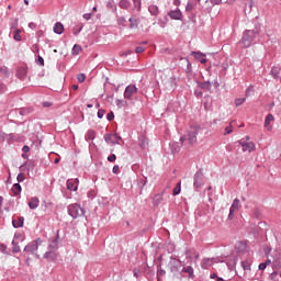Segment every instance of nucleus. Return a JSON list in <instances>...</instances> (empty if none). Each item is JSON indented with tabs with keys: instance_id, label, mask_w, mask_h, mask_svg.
I'll return each instance as SVG.
<instances>
[{
	"instance_id": "nucleus-1",
	"label": "nucleus",
	"mask_w": 281,
	"mask_h": 281,
	"mask_svg": "<svg viewBox=\"0 0 281 281\" xmlns=\"http://www.w3.org/2000/svg\"><path fill=\"white\" fill-rule=\"evenodd\" d=\"M255 37H256V33L254 30H246L239 43L244 48H248L250 47Z\"/></svg>"
},
{
	"instance_id": "nucleus-2",
	"label": "nucleus",
	"mask_w": 281,
	"mask_h": 281,
	"mask_svg": "<svg viewBox=\"0 0 281 281\" xmlns=\"http://www.w3.org/2000/svg\"><path fill=\"white\" fill-rule=\"evenodd\" d=\"M200 126H191L187 134L189 144H196V136L199 135Z\"/></svg>"
},
{
	"instance_id": "nucleus-3",
	"label": "nucleus",
	"mask_w": 281,
	"mask_h": 281,
	"mask_svg": "<svg viewBox=\"0 0 281 281\" xmlns=\"http://www.w3.org/2000/svg\"><path fill=\"white\" fill-rule=\"evenodd\" d=\"M69 214L72 218H78V217L82 216L85 214V212L79 204L75 203V204L69 205Z\"/></svg>"
},
{
	"instance_id": "nucleus-4",
	"label": "nucleus",
	"mask_w": 281,
	"mask_h": 281,
	"mask_svg": "<svg viewBox=\"0 0 281 281\" xmlns=\"http://www.w3.org/2000/svg\"><path fill=\"white\" fill-rule=\"evenodd\" d=\"M48 248L52 250H48L45 252L44 257L50 260H55L57 255L55 252V250L57 249V239H53V241L50 244H48Z\"/></svg>"
},
{
	"instance_id": "nucleus-5",
	"label": "nucleus",
	"mask_w": 281,
	"mask_h": 281,
	"mask_svg": "<svg viewBox=\"0 0 281 281\" xmlns=\"http://www.w3.org/2000/svg\"><path fill=\"white\" fill-rule=\"evenodd\" d=\"M120 139H122L121 136L117 134H106L104 135V142L106 144H111L112 146H115V144H120Z\"/></svg>"
},
{
	"instance_id": "nucleus-6",
	"label": "nucleus",
	"mask_w": 281,
	"mask_h": 281,
	"mask_svg": "<svg viewBox=\"0 0 281 281\" xmlns=\"http://www.w3.org/2000/svg\"><path fill=\"white\" fill-rule=\"evenodd\" d=\"M181 267H182V261H180V259H170L169 261L170 272L176 273L180 270Z\"/></svg>"
},
{
	"instance_id": "nucleus-7",
	"label": "nucleus",
	"mask_w": 281,
	"mask_h": 281,
	"mask_svg": "<svg viewBox=\"0 0 281 281\" xmlns=\"http://www.w3.org/2000/svg\"><path fill=\"white\" fill-rule=\"evenodd\" d=\"M168 16L175 21H183V13L180 9L170 10Z\"/></svg>"
},
{
	"instance_id": "nucleus-8",
	"label": "nucleus",
	"mask_w": 281,
	"mask_h": 281,
	"mask_svg": "<svg viewBox=\"0 0 281 281\" xmlns=\"http://www.w3.org/2000/svg\"><path fill=\"white\" fill-rule=\"evenodd\" d=\"M40 246H42V244H37V240H33L27 246H25L24 250L38 256Z\"/></svg>"
},
{
	"instance_id": "nucleus-9",
	"label": "nucleus",
	"mask_w": 281,
	"mask_h": 281,
	"mask_svg": "<svg viewBox=\"0 0 281 281\" xmlns=\"http://www.w3.org/2000/svg\"><path fill=\"white\" fill-rule=\"evenodd\" d=\"M138 89L136 86H128L125 88L124 98L131 100L132 97L137 93Z\"/></svg>"
},
{
	"instance_id": "nucleus-10",
	"label": "nucleus",
	"mask_w": 281,
	"mask_h": 281,
	"mask_svg": "<svg viewBox=\"0 0 281 281\" xmlns=\"http://www.w3.org/2000/svg\"><path fill=\"white\" fill-rule=\"evenodd\" d=\"M239 209H240V201L238 199H235L231 209H229L228 220H233L234 218V213L236 211H238Z\"/></svg>"
},
{
	"instance_id": "nucleus-11",
	"label": "nucleus",
	"mask_w": 281,
	"mask_h": 281,
	"mask_svg": "<svg viewBox=\"0 0 281 281\" xmlns=\"http://www.w3.org/2000/svg\"><path fill=\"white\" fill-rule=\"evenodd\" d=\"M244 153H252L256 149V146L252 142H240Z\"/></svg>"
},
{
	"instance_id": "nucleus-12",
	"label": "nucleus",
	"mask_w": 281,
	"mask_h": 281,
	"mask_svg": "<svg viewBox=\"0 0 281 281\" xmlns=\"http://www.w3.org/2000/svg\"><path fill=\"white\" fill-rule=\"evenodd\" d=\"M79 187V180L78 179H71L67 181V189L69 191H74L76 192L78 190Z\"/></svg>"
},
{
	"instance_id": "nucleus-13",
	"label": "nucleus",
	"mask_w": 281,
	"mask_h": 281,
	"mask_svg": "<svg viewBox=\"0 0 281 281\" xmlns=\"http://www.w3.org/2000/svg\"><path fill=\"white\" fill-rule=\"evenodd\" d=\"M191 55L198 60L200 61L202 65L206 64V59H205V53H201V52H194L191 53Z\"/></svg>"
},
{
	"instance_id": "nucleus-14",
	"label": "nucleus",
	"mask_w": 281,
	"mask_h": 281,
	"mask_svg": "<svg viewBox=\"0 0 281 281\" xmlns=\"http://www.w3.org/2000/svg\"><path fill=\"white\" fill-rule=\"evenodd\" d=\"M128 22H130V29H132V30L138 29L139 19L136 15H132L128 19Z\"/></svg>"
},
{
	"instance_id": "nucleus-15",
	"label": "nucleus",
	"mask_w": 281,
	"mask_h": 281,
	"mask_svg": "<svg viewBox=\"0 0 281 281\" xmlns=\"http://www.w3.org/2000/svg\"><path fill=\"white\" fill-rule=\"evenodd\" d=\"M36 241H37V245H41L38 246V255L44 254L48 248L46 241L42 240L41 238H37Z\"/></svg>"
},
{
	"instance_id": "nucleus-16",
	"label": "nucleus",
	"mask_w": 281,
	"mask_h": 281,
	"mask_svg": "<svg viewBox=\"0 0 281 281\" xmlns=\"http://www.w3.org/2000/svg\"><path fill=\"white\" fill-rule=\"evenodd\" d=\"M236 249L239 252L246 251L247 250V241L246 240H238L236 243Z\"/></svg>"
},
{
	"instance_id": "nucleus-17",
	"label": "nucleus",
	"mask_w": 281,
	"mask_h": 281,
	"mask_svg": "<svg viewBox=\"0 0 281 281\" xmlns=\"http://www.w3.org/2000/svg\"><path fill=\"white\" fill-rule=\"evenodd\" d=\"M23 224H24V217L23 216H19L18 220L12 221V225H13L14 228L23 227Z\"/></svg>"
},
{
	"instance_id": "nucleus-18",
	"label": "nucleus",
	"mask_w": 281,
	"mask_h": 281,
	"mask_svg": "<svg viewBox=\"0 0 281 281\" xmlns=\"http://www.w3.org/2000/svg\"><path fill=\"white\" fill-rule=\"evenodd\" d=\"M274 120V116L272 114L267 115L266 121H265V127L270 132L272 131V126L270 123Z\"/></svg>"
},
{
	"instance_id": "nucleus-19",
	"label": "nucleus",
	"mask_w": 281,
	"mask_h": 281,
	"mask_svg": "<svg viewBox=\"0 0 281 281\" xmlns=\"http://www.w3.org/2000/svg\"><path fill=\"white\" fill-rule=\"evenodd\" d=\"M38 204H40V200L36 196L32 198L31 201L29 202V206L31 210H36L38 207Z\"/></svg>"
},
{
	"instance_id": "nucleus-20",
	"label": "nucleus",
	"mask_w": 281,
	"mask_h": 281,
	"mask_svg": "<svg viewBox=\"0 0 281 281\" xmlns=\"http://www.w3.org/2000/svg\"><path fill=\"white\" fill-rule=\"evenodd\" d=\"M64 31H65V27H64V25H63V23L61 22H57V23H55V25H54V32L56 33V34H63L64 33Z\"/></svg>"
},
{
	"instance_id": "nucleus-21",
	"label": "nucleus",
	"mask_w": 281,
	"mask_h": 281,
	"mask_svg": "<svg viewBox=\"0 0 281 281\" xmlns=\"http://www.w3.org/2000/svg\"><path fill=\"white\" fill-rule=\"evenodd\" d=\"M182 273H187L189 279H194V269L192 267H187L181 270Z\"/></svg>"
},
{
	"instance_id": "nucleus-22",
	"label": "nucleus",
	"mask_w": 281,
	"mask_h": 281,
	"mask_svg": "<svg viewBox=\"0 0 281 281\" xmlns=\"http://www.w3.org/2000/svg\"><path fill=\"white\" fill-rule=\"evenodd\" d=\"M164 201V195L162 194H156L153 199V204L154 206H159Z\"/></svg>"
},
{
	"instance_id": "nucleus-23",
	"label": "nucleus",
	"mask_w": 281,
	"mask_h": 281,
	"mask_svg": "<svg viewBox=\"0 0 281 281\" xmlns=\"http://www.w3.org/2000/svg\"><path fill=\"white\" fill-rule=\"evenodd\" d=\"M148 11L151 15L157 16L159 14V7L156 4H150Z\"/></svg>"
},
{
	"instance_id": "nucleus-24",
	"label": "nucleus",
	"mask_w": 281,
	"mask_h": 281,
	"mask_svg": "<svg viewBox=\"0 0 281 281\" xmlns=\"http://www.w3.org/2000/svg\"><path fill=\"white\" fill-rule=\"evenodd\" d=\"M131 7V2L128 0H120L119 8L122 10H128Z\"/></svg>"
},
{
	"instance_id": "nucleus-25",
	"label": "nucleus",
	"mask_w": 281,
	"mask_h": 281,
	"mask_svg": "<svg viewBox=\"0 0 281 281\" xmlns=\"http://www.w3.org/2000/svg\"><path fill=\"white\" fill-rule=\"evenodd\" d=\"M214 263L213 259H203L201 267L203 269H209Z\"/></svg>"
},
{
	"instance_id": "nucleus-26",
	"label": "nucleus",
	"mask_w": 281,
	"mask_h": 281,
	"mask_svg": "<svg viewBox=\"0 0 281 281\" xmlns=\"http://www.w3.org/2000/svg\"><path fill=\"white\" fill-rule=\"evenodd\" d=\"M26 74H27V71H26L25 68H20V69H18V71H16V76H18L20 79H24V78L26 77Z\"/></svg>"
},
{
	"instance_id": "nucleus-27",
	"label": "nucleus",
	"mask_w": 281,
	"mask_h": 281,
	"mask_svg": "<svg viewBox=\"0 0 281 281\" xmlns=\"http://www.w3.org/2000/svg\"><path fill=\"white\" fill-rule=\"evenodd\" d=\"M21 190H22V188H21L20 183H14L13 184L12 192L15 196L20 194Z\"/></svg>"
},
{
	"instance_id": "nucleus-28",
	"label": "nucleus",
	"mask_w": 281,
	"mask_h": 281,
	"mask_svg": "<svg viewBox=\"0 0 281 281\" xmlns=\"http://www.w3.org/2000/svg\"><path fill=\"white\" fill-rule=\"evenodd\" d=\"M13 40L16 42H21L22 37H21V30L16 29L15 31H13Z\"/></svg>"
},
{
	"instance_id": "nucleus-29",
	"label": "nucleus",
	"mask_w": 281,
	"mask_h": 281,
	"mask_svg": "<svg viewBox=\"0 0 281 281\" xmlns=\"http://www.w3.org/2000/svg\"><path fill=\"white\" fill-rule=\"evenodd\" d=\"M181 193V183H177V186L172 190L173 196H177Z\"/></svg>"
},
{
	"instance_id": "nucleus-30",
	"label": "nucleus",
	"mask_w": 281,
	"mask_h": 281,
	"mask_svg": "<svg viewBox=\"0 0 281 281\" xmlns=\"http://www.w3.org/2000/svg\"><path fill=\"white\" fill-rule=\"evenodd\" d=\"M202 178H203V175H201V173L195 175V181H194V187L195 188H201L202 183L199 182V179H202Z\"/></svg>"
},
{
	"instance_id": "nucleus-31",
	"label": "nucleus",
	"mask_w": 281,
	"mask_h": 281,
	"mask_svg": "<svg viewBox=\"0 0 281 281\" xmlns=\"http://www.w3.org/2000/svg\"><path fill=\"white\" fill-rule=\"evenodd\" d=\"M82 29H83V25H82V24L76 25V26L72 29V33H74L75 35H78V34L81 32Z\"/></svg>"
},
{
	"instance_id": "nucleus-32",
	"label": "nucleus",
	"mask_w": 281,
	"mask_h": 281,
	"mask_svg": "<svg viewBox=\"0 0 281 281\" xmlns=\"http://www.w3.org/2000/svg\"><path fill=\"white\" fill-rule=\"evenodd\" d=\"M106 8L110 9V10L116 11V5L114 4V1H113V0H109V1L106 2Z\"/></svg>"
},
{
	"instance_id": "nucleus-33",
	"label": "nucleus",
	"mask_w": 281,
	"mask_h": 281,
	"mask_svg": "<svg viewBox=\"0 0 281 281\" xmlns=\"http://www.w3.org/2000/svg\"><path fill=\"white\" fill-rule=\"evenodd\" d=\"M106 159H108V162L114 164L116 161V155L112 154Z\"/></svg>"
},
{
	"instance_id": "nucleus-34",
	"label": "nucleus",
	"mask_w": 281,
	"mask_h": 281,
	"mask_svg": "<svg viewBox=\"0 0 281 281\" xmlns=\"http://www.w3.org/2000/svg\"><path fill=\"white\" fill-rule=\"evenodd\" d=\"M200 87L207 91V90L211 89V83L210 82H203V83H200Z\"/></svg>"
},
{
	"instance_id": "nucleus-35",
	"label": "nucleus",
	"mask_w": 281,
	"mask_h": 281,
	"mask_svg": "<svg viewBox=\"0 0 281 281\" xmlns=\"http://www.w3.org/2000/svg\"><path fill=\"white\" fill-rule=\"evenodd\" d=\"M245 101H246V98L236 99V100H235V104H236V106H239V105H241Z\"/></svg>"
},
{
	"instance_id": "nucleus-36",
	"label": "nucleus",
	"mask_w": 281,
	"mask_h": 281,
	"mask_svg": "<svg viewBox=\"0 0 281 281\" xmlns=\"http://www.w3.org/2000/svg\"><path fill=\"white\" fill-rule=\"evenodd\" d=\"M81 50V46H79L78 44H75L74 48H72V52L78 55L79 52Z\"/></svg>"
},
{
	"instance_id": "nucleus-37",
	"label": "nucleus",
	"mask_w": 281,
	"mask_h": 281,
	"mask_svg": "<svg viewBox=\"0 0 281 281\" xmlns=\"http://www.w3.org/2000/svg\"><path fill=\"white\" fill-rule=\"evenodd\" d=\"M112 173L113 175H119L120 173V166L119 165L113 166Z\"/></svg>"
},
{
	"instance_id": "nucleus-38",
	"label": "nucleus",
	"mask_w": 281,
	"mask_h": 281,
	"mask_svg": "<svg viewBox=\"0 0 281 281\" xmlns=\"http://www.w3.org/2000/svg\"><path fill=\"white\" fill-rule=\"evenodd\" d=\"M144 52H145L144 46H136V48H135V53H136V54H142V53H144Z\"/></svg>"
},
{
	"instance_id": "nucleus-39",
	"label": "nucleus",
	"mask_w": 281,
	"mask_h": 281,
	"mask_svg": "<svg viewBox=\"0 0 281 281\" xmlns=\"http://www.w3.org/2000/svg\"><path fill=\"white\" fill-rule=\"evenodd\" d=\"M86 78H87V77H86V75H83V74H80V75L77 77L78 81L81 82V83L85 82Z\"/></svg>"
},
{
	"instance_id": "nucleus-40",
	"label": "nucleus",
	"mask_w": 281,
	"mask_h": 281,
	"mask_svg": "<svg viewBox=\"0 0 281 281\" xmlns=\"http://www.w3.org/2000/svg\"><path fill=\"white\" fill-rule=\"evenodd\" d=\"M192 9H193V5L191 2H188L187 5H186V11L187 12H192Z\"/></svg>"
},
{
	"instance_id": "nucleus-41",
	"label": "nucleus",
	"mask_w": 281,
	"mask_h": 281,
	"mask_svg": "<svg viewBox=\"0 0 281 281\" xmlns=\"http://www.w3.org/2000/svg\"><path fill=\"white\" fill-rule=\"evenodd\" d=\"M126 23V19L125 18H119L117 19V24L119 25H124Z\"/></svg>"
},
{
	"instance_id": "nucleus-42",
	"label": "nucleus",
	"mask_w": 281,
	"mask_h": 281,
	"mask_svg": "<svg viewBox=\"0 0 281 281\" xmlns=\"http://www.w3.org/2000/svg\"><path fill=\"white\" fill-rule=\"evenodd\" d=\"M106 120H108V121L114 120V113H113V112L108 113V114H106Z\"/></svg>"
},
{
	"instance_id": "nucleus-43",
	"label": "nucleus",
	"mask_w": 281,
	"mask_h": 281,
	"mask_svg": "<svg viewBox=\"0 0 281 281\" xmlns=\"http://www.w3.org/2000/svg\"><path fill=\"white\" fill-rule=\"evenodd\" d=\"M5 90H7V87L2 82H0V94L4 93Z\"/></svg>"
},
{
	"instance_id": "nucleus-44",
	"label": "nucleus",
	"mask_w": 281,
	"mask_h": 281,
	"mask_svg": "<svg viewBox=\"0 0 281 281\" xmlns=\"http://www.w3.org/2000/svg\"><path fill=\"white\" fill-rule=\"evenodd\" d=\"M105 114L104 110H99V112L97 113V116H99V119H102Z\"/></svg>"
},
{
	"instance_id": "nucleus-45",
	"label": "nucleus",
	"mask_w": 281,
	"mask_h": 281,
	"mask_svg": "<svg viewBox=\"0 0 281 281\" xmlns=\"http://www.w3.org/2000/svg\"><path fill=\"white\" fill-rule=\"evenodd\" d=\"M24 175L23 173H19L18 175V182H23L24 181Z\"/></svg>"
},
{
	"instance_id": "nucleus-46",
	"label": "nucleus",
	"mask_w": 281,
	"mask_h": 281,
	"mask_svg": "<svg viewBox=\"0 0 281 281\" xmlns=\"http://www.w3.org/2000/svg\"><path fill=\"white\" fill-rule=\"evenodd\" d=\"M83 19H85L86 21L91 20V13H85V14H83Z\"/></svg>"
},
{
	"instance_id": "nucleus-47",
	"label": "nucleus",
	"mask_w": 281,
	"mask_h": 281,
	"mask_svg": "<svg viewBox=\"0 0 281 281\" xmlns=\"http://www.w3.org/2000/svg\"><path fill=\"white\" fill-rule=\"evenodd\" d=\"M37 64L44 66V59L41 57V55H38Z\"/></svg>"
},
{
	"instance_id": "nucleus-48",
	"label": "nucleus",
	"mask_w": 281,
	"mask_h": 281,
	"mask_svg": "<svg viewBox=\"0 0 281 281\" xmlns=\"http://www.w3.org/2000/svg\"><path fill=\"white\" fill-rule=\"evenodd\" d=\"M232 132H233V130H232L231 126H227V127L225 128V135H226V134H229V133H232Z\"/></svg>"
},
{
	"instance_id": "nucleus-49",
	"label": "nucleus",
	"mask_w": 281,
	"mask_h": 281,
	"mask_svg": "<svg viewBox=\"0 0 281 281\" xmlns=\"http://www.w3.org/2000/svg\"><path fill=\"white\" fill-rule=\"evenodd\" d=\"M173 5L180 7L181 5V0H173Z\"/></svg>"
},
{
	"instance_id": "nucleus-50",
	"label": "nucleus",
	"mask_w": 281,
	"mask_h": 281,
	"mask_svg": "<svg viewBox=\"0 0 281 281\" xmlns=\"http://www.w3.org/2000/svg\"><path fill=\"white\" fill-rule=\"evenodd\" d=\"M23 153H29L30 150V147L27 145H24L23 148H22Z\"/></svg>"
},
{
	"instance_id": "nucleus-51",
	"label": "nucleus",
	"mask_w": 281,
	"mask_h": 281,
	"mask_svg": "<svg viewBox=\"0 0 281 281\" xmlns=\"http://www.w3.org/2000/svg\"><path fill=\"white\" fill-rule=\"evenodd\" d=\"M267 268V263H261L260 266H259V270H265Z\"/></svg>"
},
{
	"instance_id": "nucleus-52",
	"label": "nucleus",
	"mask_w": 281,
	"mask_h": 281,
	"mask_svg": "<svg viewBox=\"0 0 281 281\" xmlns=\"http://www.w3.org/2000/svg\"><path fill=\"white\" fill-rule=\"evenodd\" d=\"M266 267L271 265V259H267V261H265Z\"/></svg>"
},
{
	"instance_id": "nucleus-53",
	"label": "nucleus",
	"mask_w": 281,
	"mask_h": 281,
	"mask_svg": "<svg viewBox=\"0 0 281 281\" xmlns=\"http://www.w3.org/2000/svg\"><path fill=\"white\" fill-rule=\"evenodd\" d=\"M43 105H44L45 108H49L52 104H50L49 102H44Z\"/></svg>"
},
{
	"instance_id": "nucleus-54",
	"label": "nucleus",
	"mask_w": 281,
	"mask_h": 281,
	"mask_svg": "<svg viewBox=\"0 0 281 281\" xmlns=\"http://www.w3.org/2000/svg\"><path fill=\"white\" fill-rule=\"evenodd\" d=\"M186 255H187V258H188V259H191V258H192V257L190 256V250H187V251H186Z\"/></svg>"
},
{
	"instance_id": "nucleus-55",
	"label": "nucleus",
	"mask_w": 281,
	"mask_h": 281,
	"mask_svg": "<svg viewBox=\"0 0 281 281\" xmlns=\"http://www.w3.org/2000/svg\"><path fill=\"white\" fill-rule=\"evenodd\" d=\"M158 274H159V276H166V271L160 270V271L158 272Z\"/></svg>"
},
{
	"instance_id": "nucleus-56",
	"label": "nucleus",
	"mask_w": 281,
	"mask_h": 281,
	"mask_svg": "<svg viewBox=\"0 0 281 281\" xmlns=\"http://www.w3.org/2000/svg\"><path fill=\"white\" fill-rule=\"evenodd\" d=\"M211 279H217V276L215 273L210 276Z\"/></svg>"
},
{
	"instance_id": "nucleus-57",
	"label": "nucleus",
	"mask_w": 281,
	"mask_h": 281,
	"mask_svg": "<svg viewBox=\"0 0 281 281\" xmlns=\"http://www.w3.org/2000/svg\"><path fill=\"white\" fill-rule=\"evenodd\" d=\"M59 161H60V158H56L55 161H54V164H55V165H58Z\"/></svg>"
},
{
	"instance_id": "nucleus-58",
	"label": "nucleus",
	"mask_w": 281,
	"mask_h": 281,
	"mask_svg": "<svg viewBox=\"0 0 281 281\" xmlns=\"http://www.w3.org/2000/svg\"><path fill=\"white\" fill-rule=\"evenodd\" d=\"M2 203H3V198L0 195V210H1Z\"/></svg>"
},
{
	"instance_id": "nucleus-59",
	"label": "nucleus",
	"mask_w": 281,
	"mask_h": 281,
	"mask_svg": "<svg viewBox=\"0 0 281 281\" xmlns=\"http://www.w3.org/2000/svg\"><path fill=\"white\" fill-rule=\"evenodd\" d=\"M167 25V22H160V26L165 27Z\"/></svg>"
},
{
	"instance_id": "nucleus-60",
	"label": "nucleus",
	"mask_w": 281,
	"mask_h": 281,
	"mask_svg": "<svg viewBox=\"0 0 281 281\" xmlns=\"http://www.w3.org/2000/svg\"><path fill=\"white\" fill-rule=\"evenodd\" d=\"M72 89H74V90H78L79 87H78L77 85H74V86H72Z\"/></svg>"
},
{
	"instance_id": "nucleus-61",
	"label": "nucleus",
	"mask_w": 281,
	"mask_h": 281,
	"mask_svg": "<svg viewBox=\"0 0 281 281\" xmlns=\"http://www.w3.org/2000/svg\"><path fill=\"white\" fill-rule=\"evenodd\" d=\"M13 251H14V252H19V251H20V248H13Z\"/></svg>"
},
{
	"instance_id": "nucleus-62",
	"label": "nucleus",
	"mask_w": 281,
	"mask_h": 281,
	"mask_svg": "<svg viewBox=\"0 0 281 281\" xmlns=\"http://www.w3.org/2000/svg\"><path fill=\"white\" fill-rule=\"evenodd\" d=\"M23 159H27V155L26 154H22Z\"/></svg>"
},
{
	"instance_id": "nucleus-63",
	"label": "nucleus",
	"mask_w": 281,
	"mask_h": 281,
	"mask_svg": "<svg viewBox=\"0 0 281 281\" xmlns=\"http://www.w3.org/2000/svg\"><path fill=\"white\" fill-rule=\"evenodd\" d=\"M216 281H224L222 278H216Z\"/></svg>"
},
{
	"instance_id": "nucleus-64",
	"label": "nucleus",
	"mask_w": 281,
	"mask_h": 281,
	"mask_svg": "<svg viewBox=\"0 0 281 281\" xmlns=\"http://www.w3.org/2000/svg\"><path fill=\"white\" fill-rule=\"evenodd\" d=\"M88 108H90V109H91V108H93V105H92V104H88Z\"/></svg>"
}]
</instances>
